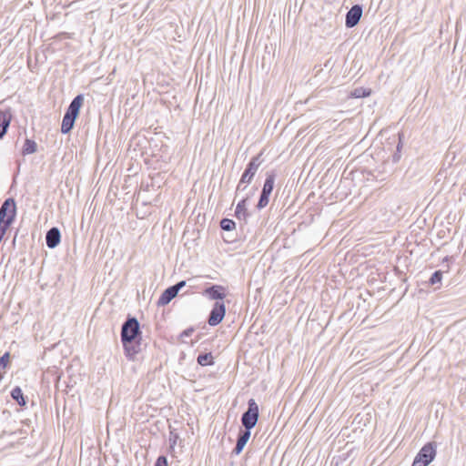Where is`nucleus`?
<instances>
[{
    "mask_svg": "<svg viewBox=\"0 0 466 466\" xmlns=\"http://www.w3.org/2000/svg\"><path fill=\"white\" fill-rule=\"evenodd\" d=\"M197 362L200 366H210L214 364V358L210 352L201 353L198 356Z\"/></svg>",
    "mask_w": 466,
    "mask_h": 466,
    "instance_id": "nucleus-19",
    "label": "nucleus"
},
{
    "mask_svg": "<svg viewBox=\"0 0 466 466\" xmlns=\"http://www.w3.org/2000/svg\"><path fill=\"white\" fill-rule=\"evenodd\" d=\"M411 466H428V464L415 458Z\"/></svg>",
    "mask_w": 466,
    "mask_h": 466,
    "instance_id": "nucleus-28",
    "label": "nucleus"
},
{
    "mask_svg": "<svg viewBox=\"0 0 466 466\" xmlns=\"http://www.w3.org/2000/svg\"><path fill=\"white\" fill-rule=\"evenodd\" d=\"M400 147H401V144H400V143L398 144V146H397V149H398V150H400Z\"/></svg>",
    "mask_w": 466,
    "mask_h": 466,
    "instance_id": "nucleus-29",
    "label": "nucleus"
},
{
    "mask_svg": "<svg viewBox=\"0 0 466 466\" xmlns=\"http://www.w3.org/2000/svg\"><path fill=\"white\" fill-rule=\"evenodd\" d=\"M193 328L187 329L181 333V337H189L193 333Z\"/></svg>",
    "mask_w": 466,
    "mask_h": 466,
    "instance_id": "nucleus-26",
    "label": "nucleus"
},
{
    "mask_svg": "<svg viewBox=\"0 0 466 466\" xmlns=\"http://www.w3.org/2000/svg\"><path fill=\"white\" fill-rule=\"evenodd\" d=\"M56 347V344H52L50 347L46 348L42 360L46 361L48 366L46 370L43 372L42 377V387L49 390V386L51 383L54 384L55 388V410H56V417L58 419V369L56 365L55 364V358L53 350Z\"/></svg>",
    "mask_w": 466,
    "mask_h": 466,
    "instance_id": "nucleus-2",
    "label": "nucleus"
},
{
    "mask_svg": "<svg viewBox=\"0 0 466 466\" xmlns=\"http://www.w3.org/2000/svg\"><path fill=\"white\" fill-rule=\"evenodd\" d=\"M12 399L20 406L25 407L27 403L28 398L24 395L22 389L15 386L10 392Z\"/></svg>",
    "mask_w": 466,
    "mask_h": 466,
    "instance_id": "nucleus-17",
    "label": "nucleus"
},
{
    "mask_svg": "<svg viewBox=\"0 0 466 466\" xmlns=\"http://www.w3.org/2000/svg\"><path fill=\"white\" fill-rule=\"evenodd\" d=\"M185 286H186V281L181 280V281H178L177 284L173 285L172 287H175L176 290L178 292Z\"/></svg>",
    "mask_w": 466,
    "mask_h": 466,
    "instance_id": "nucleus-25",
    "label": "nucleus"
},
{
    "mask_svg": "<svg viewBox=\"0 0 466 466\" xmlns=\"http://www.w3.org/2000/svg\"><path fill=\"white\" fill-rule=\"evenodd\" d=\"M141 330L137 318L128 316L121 327V342L128 360H135L141 351Z\"/></svg>",
    "mask_w": 466,
    "mask_h": 466,
    "instance_id": "nucleus-1",
    "label": "nucleus"
},
{
    "mask_svg": "<svg viewBox=\"0 0 466 466\" xmlns=\"http://www.w3.org/2000/svg\"><path fill=\"white\" fill-rule=\"evenodd\" d=\"M37 145L35 140L26 138L25 140L23 148H22V154L23 155H30L36 151Z\"/></svg>",
    "mask_w": 466,
    "mask_h": 466,
    "instance_id": "nucleus-18",
    "label": "nucleus"
},
{
    "mask_svg": "<svg viewBox=\"0 0 466 466\" xmlns=\"http://www.w3.org/2000/svg\"><path fill=\"white\" fill-rule=\"evenodd\" d=\"M276 175L274 172H268L266 175V179L259 196L257 208L258 209L264 208L269 202V196L274 188Z\"/></svg>",
    "mask_w": 466,
    "mask_h": 466,
    "instance_id": "nucleus-7",
    "label": "nucleus"
},
{
    "mask_svg": "<svg viewBox=\"0 0 466 466\" xmlns=\"http://www.w3.org/2000/svg\"><path fill=\"white\" fill-rule=\"evenodd\" d=\"M226 315V306L223 301H216L208 315V323L210 326H217L223 320Z\"/></svg>",
    "mask_w": 466,
    "mask_h": 466,
    "instance_id": "nucleus-8",
    "label": "nucleus"
},
{
    "mask_svg": "<svg viewBox=\"0 0 466 466\" xmlns=\"http://www.w3.org/2000/svg\"><path fill=\"white\" fill-rule=\"evenodd\" d=\"M84 103V96L82 94L77 95L70 103L67 107L66 114L63 117L60 131L63 134L69 133L75 125L76 119L79 115V111Z\"/></svg>",
    "mask_w": 466,
    "mask_h": 466,
    "instance_id": "nucleus-3",
    "label": "nucleus"
},
{
    "mask_svg": "<svg viewBox=\"0 0 466 466\" xmlns=\"http://www.w3.org/2000/svg\"><path fill=\"white\" fill-rule=\"evenodd\" d=\"M436 456V444L435 442H428L426 443L418 452L417 458L418 460L423 461L426 464H430Z\"/></svg>",
    "mask_w": 466,
    "mask_h": 466,
    "instance_id": "nucleus-11",
    "label": "nucleus"
},
{
    "mask_svg": "<svg viewBox=\"0 0 466 466\" xmlns=\"http://www.w3.org/2000/svg\"><path fill=\"white\" fill-rule=\"evenodd\" d=\"M363 9L360 5H354L347 12L345 18V25L347 28H352L356 26L361 16H362Z\"/></svg>",
    "mask_w": 466,
    "mask_h": 466,
    "instance_id": "nucleus-9",
    "label": "nucleus"
},
{
    "mask_svg": "<svg viewBox=\"0 0 466 466\" xmlns=\"http://www.w3.org/2000/svg\"><path fill=\"white\" fill-rule=\"evenodd\" d=\"M220 228L225 231H231L236 228V222L230 218H222L220 221Z\"/></svg>",
    "mask_w": 466,
    "mask_h": 466,
    "instance_id": "nucleus-21",
    "label": "nucleus"
},
{
    "mask_svg": "<svg viewBox=\"0 0 466 466\" xmlns=\"http://www.w3.org/2000/svg\"><path fill=\"white\" fill-rule=\"evenodd\" d=\"M155 466H168L167 457L159 456L155 462Z\"/></svg>",
    "mask_w": 466,
    "mask_h": 466,
    "instance_id": "nucleus-24",
    "label": "nucleus"
},
{
    "mask_svg": "<svg viewBox=\"0 0 466 466\" xmlns=\"http://www.w3.org/2000/svg\"><path fill=\"white\" fill-rule=\"evenodd\" d=\"M258 416V406L254 399H250L248 402V410L241 416L244 430L250 431L256 426Z\"/></svg>",
    "mask_w": 466,
    "mask_h": 466,
    "instance_id": "nucleus-6",
    "label": "nucleus"
},
{
    "mask_svg": "<svg viewBox=\"0 0 466 466\" xmlns=\"http://www.w3.org/2000/svg\"><path fill=\"white\" fill-rule=\"evenodd\" d=\"M16 202L14 198H6L0 207V222L10 228L16 218Z\"/></svg>",
    "mask_w": 466,
    "mask_h": 466,
    "instance_id": "nucleus-5",
    "label": "nucleus"
},
{
    "mask_svg": "<svg viewBox=\"0 0 466 466\" xmlns=\"http://www.w3.org/2000/svg\"><path fill=\"white\" fill-rule=\"evenodd\" d=\"M251 435V431L246 430H240L238 435L237 443L235 448L232 451V453L235 455H238L242 452L244 447L248 441Z\"/></svg>",
    "mask_w": 466,
    "mask_h": 466,
    "instance_id": "nucleus-13",
    "label": "nucleus"
},
{
    "mask_svg": "<svg viewBox=\"0 0 466 466\" xmlns=\"http://www.w3.org/2000/svg\"><path fill=\"white\" fill-rule=\"evenodd\" d=\"M13 114L10 107L0 109V140H2L7 134Z\"/></svg>",
    "mask_w": 466,
    "mask_h": 466,
    "instance_id": "nucleus-12",
    "label": "nucleus"
},
{
    "mask_svg": "<svg viewBox=\"0 0 466 466\" xmlns=\"http://www.w3.org/2000/svg\"><path fill=\"white\" fill-rule=\"evenodd\" d=\"M10 365L11 354L9 351H6L0 357V370L7 369Z\"/></svg>",
    "mask_w": 466,
    "mask_h": 466,
    "instance_id": "nucleus-22",
    "label": "nucleus"
},
{
    "mask_svg": "<svg viewBox=\"0 0 466 466\" xmlns=\"http://www.w3.org/2000/svg\"><path fill=\"white\" fill-rule=\"evenodd\" d=\"M371 90L364 87H357L351 92V96L356 98L367 97L370 95Z\"/></svg>",
    "mask_w": 466,
    "mask_h": 466,
    "instance_id": "nucleus-20",
    "label": "nucleus"
},
{
    "mask_svg": "<svg viewBox=\"0 0 466 466\" xmlns=\"http://www.w3.org/2000/svg\"><path fill=\"white\" fill-rule=\"evenodd\" d=\"M441 279H442V272L441 270H436L430 278L429 283L433 286L437 283H440L441 281Z\"/></svg>",
    "mask_w": 466,
    "mask_h": 466,
    "instance_id": "nucleus-23",
    "label": "nucleus"
},
{
    "mask_svg": "<svg viewBox=\"0 0 466 466\" xmlns=\"http://www.w3.org/2000/svg\"><path fill=\"white\" fill-rule=\"evenodd\" d=\"M248 197L247 198H242L238 204H237V207H236V209H235V217L238 219V220H244L245 222H247V219L250 216L249 212L248 211L247 209V201H248Z\"/></svg>",
    "mask_w": 466,
    "mask_h": 466,
    "instance_id": "nucleus-14",
    "label": "nucleus"
},
{
    "mask_svg": "<svg viewBox=\"0 0 466 466\" xmlns=\"http://www.w3.org/2000/svg\"><path fill=\"white\" fill-rule=\"evenodd\" d=\"M203 295L211 300L223 301L227 296V289L221 285H211L203 290Z\"/></svg>",
    "mask_w": 466,
    "mask_h": 466,
    "instance_id": "nucleus-10",
    "label": "nucleus"
},
{
    "mask_svg": "<svg viewBox=\"0 0 466 466\" xmlns=\"http://www.w3.org/2000/svg\"><path fill=\"white\" fill-rule=\"evenodd\" d=\"M262 152L253 157L248 164L247 165L246 169L244 170L240 180L237 186L236 195L241 190L246 189L247 185L250 184L253 177H255L258 167L262 164L263 160L261 158Z\"/></svg>",
    "mask_w": 466,
    "mask_h": 466,
    "instance_id": "nucleus-4",
    "label": "nucleus"
},
{
    "mask_svg": "<svg viewBox=\"0 0 466 466\" xmlns=\"http://www.w3.org/2000/svg\"><path fill=\"white\" fill-rule=\"evenodd\" d=\"M46 243L49 248L58 246V227H52L46 235Z\"/></svg>",
    "mask_w": 466,
    "mask_h": 466,
    "instance_id": "nucleus-16",
    "label": "nucleus"
},
{
    "mask_svg": "<svg viewBox=\"0 0 466 466\" xmlns=\"http://www.w3.org/2000/svg\"><path fill=\"white\" fill-rule=\"evenodd\" d=\"M177 293L178 292L176 290L175 287H168L160 295L157 300V306L167 305L174 298L177 297Z\"/></svg>",
    "mask_w": 466,
    "mask_h": 466,
    "instance_id": "nucleus-15",
    "label": "nucleus"
},
{
    "mask_svg": "<svg viewBox=\"0 0 466 466\" xmlns=\"http://www.w3.org/2000/svg\"><path fill=\"white\" fill-rule=\"evenodd\" d=\"M411 466H428V464L415 458Z\"/></svg>",
    "mask_w": 466,
    "mask_h": 466,
    "instance_id": "nucleus-27",
    "label": "nucleus"
}]
</instances>
